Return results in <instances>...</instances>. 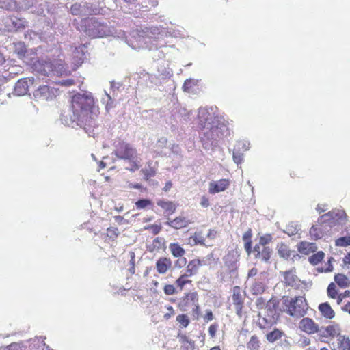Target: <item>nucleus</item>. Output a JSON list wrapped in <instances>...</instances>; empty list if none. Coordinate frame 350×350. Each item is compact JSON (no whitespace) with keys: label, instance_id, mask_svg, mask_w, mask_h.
I'll return each mask as SVG.
<instances>
[{"label":"nucleus","instance_id":"nucleus-1","mask_svg":"<svg viewBox=\"0 0 350 350\" xmlns=\"http://www.w3.org/2000/svg\"><path fill=\"white\" fill-rule=\"evenodd\" d=\"M72 111L69 120L62 118V121L68 126L75 125L83 128L89 133L91 128L96 125V120L98 115V108L94 105L91 93L77 94L72 96Z\"/></svg>","mask_w":350,"mask_h":350},{"label":"nucleus","instance_id":"nucleus-2","mask_svg":"<svg viewBox=\"0 0 350 350\" xmlns=\"http://www.w3.org/2000/svg\"><path fill=\"white\" fill-rule=\"evenodd\" d=\"M198 125L200 129V139L206 150H212L217 145L219 139L230 135V131L224 122L216 116L212 108H200Z\"/></svg>","mask_w":350,"mask_h":350},{"label":"nucleus","instance_id":"nucleus-3","mask_svg":"<svg viewBox=\"0 0 350 350\" xmlns=\"http://www.w3.org/2000/svg\"><path fill=\"white\" fill-rule=\"evenodd\" d=\"M163 34L159 28L157 27H146L142 31L137 33L136 38V45L131 44L133 49H141L147 48L149 50H156L157 55H154V58L157 56V58L161 59L164 57L162 51H158V48L161 46L162 44L158 43L160 38H163Z\"/></svg>","mask_w":350,"mask_h":350},{"label":"nucleus","instance_id":"nucleus-4","mask_svg":"<svg viewBox=\"0 0 350 350\" xmlns=\"http://www.w3.org/2000/svg\"><path fill=\"white\" fill-rule=\"evenodd\" d=\"M80 27L81 31L91 38L104 37L111 33L108 25L96 18L83 19Z\"/></svg>","mask_w":350,"mask_h":350},{"label":"nucleus","instance_id":"nucleus-5","mask_svg":"<svg viewBox=\"0 0 350 350\" xmlns=\"http://www.w3.org/2000/svg\"><path fill=\"white\" fill-rule=\"evenodd\" d=\"M284 304L286 307V312L291 317L301 318L308 310V306L306 299L302 296L286 299Z\"/></svg>","mask_w":350,"mask_h":350},{"label":"nucleus","instance_id":"nucleus-6","mask_svg":"<svg viewBox=\"0 0 350 350\" xmlns=\"http://www.w3.org/2000/svg\"><path fill=\"white\" fill-rule=\"evenodd\" d=\"M113 154L118 159L129 161H134L137 155V150L132 145L120 140L114 142Z\"/></svg>","mask_w":350,"mask_h":350},{"label":"nucleus","instance_id":"nucleus-7","mask_svg":"<svg viewBox=\"0 0 350 350\" xmlns=\"http://www.w3.org/2000/svg\"><path fill=\"white\" fill-rule=\"evenodd\" d=\"M70 12L72 15L85 16L96 14L99 12V9L96 3L85 1L72 5Z\"/></svg>","mask_w":350,"mask_h":350},{"label":"nucleus","instance_id":"nucleus-8","mask_svg":"<svg viewBox=\"0 0 350 350\" xmlns=\"http://www.w3.org/2000/svg\"><path fill=\"white\" fill-rule=\"evenodd\" d=\"M32 68L42 79L55 72V66L49 59L36 60L33 63Z\"/></svg>","mask_w":350,"mask_h":350},{"label":"nucleus","instance_id":"nucleus-9","mask_svg":"<svg viewBox=\"0 0 350 350\" xmlns=\"http://www.w3.org/2000/svg\"><path fill=\"white\" fill-rule=\"evenodd\" d=\"M345 217L346 213L343 210L335 209L321 215L318 222L320 224L327 223L329 226H332L336 223H341Z\"/></svg>","mask_w":350,"mask_h":350},{"label":"nucleus","instance_id":"nucleus-10","mask_svg":"<svg viewBox=\"0 0 350 350\" xmlns=\"http://www.w3.org/2000/svg\"><path fill=\"white\" fill-rule=\"evenodd\" d=\"M34 79L30 78H23L19 79L15 84L13 94L16 96H25L29 91L30 85H33Z\"/></svg>","mask_w":350,"mask_h":350},{"label":"nucleus","instance_id":"nucleus-11","mask_svg":"<svg viewBox=\"0 0 350 350\" xmlns=\"http://www.w3.org/2000/svg\"><path fill=\"white\" fill-rule=\"evenodd\" d=\"M57 90L48 85L39 87L34 92V96L40 100H50L55 97Z\"/></svg>","mask_w":350,"mask_h":350},{"label":"nucleus","instance_id":"nucleus-12","mask_svg":"<svg viewBox=\"0 0 350 350\" xmlns=\"http://www.w3.org/2000/svg\"><path fill=\"white\" fill-rule=\"evenodd\" d=\"M272 252V249L265 245H255L253 249L255 258L264 262H269Z\"/></svg>","mask_w":350,"mask_h":350},{"label":"nucleus","instance_id":"nucleus-13","mask_svg":"<svg viewBox=\"0 0 350 350\" xmlns=\"http://www.w3.org/2000/svg\"><path fill=\"white\" fill-rule=\"evenodd\" d=\"M224 265L231 276L237 275L238 256L234 252H229L224 257Z\"/></svg>","mask_w":350,"mask_h":350},{"label":"nucleus","instance_id":"nucleus-14","mask_svg":"<svg viewBox=\"0 0 350 350\" xmlns=\"http://www.w3.org/2000/svg\"><path fill=\"white\" fill-rule=\"evenodd\" d=\"M88 52L85 44H81L77 47H75L72 52V63L76 66H81L86 59V53Z\"/></svg>","mask_w":350,"mask_h":350},{"label":"nucleus","instance_id":"nucleus-15","mask_svg":"<svg viewBox=\"0 0 350 350\" xmlns=\"http://www.w3.org/2000/svg\"><path fill=\"white\" fill-rule=\"evenodd\" d=\"M232 299V303L234 305L237 314L241 316L244 299L241 295V288L239 286H236L233 288Z\"/></svg>","mask_w":350,"mask_h":350},{"label":"nucleus","instance_id":"nucleus-16","mask_svg":"<svg viewBox=\"0 0 350 350\" xmlns=\"http://www.w3.org/2000/svg\"><path fill=\"white\" fill-rule=\"evenodd\" d=\"M280 273L284 277V282L286 284V285L294 287V288H298L300 283V280L298 278V277L295 274V269H292L288 271L280 272Z\"/></svg>","mask_w":350,"mask_h":350},{"label":"nucleus","instance_id":"nucleus-17","mask_svg":"<svg viewBox=\"0 0 350 350\" xmlns=\"http://www.w3.org/2000/svg\"><path fill=\"white\" fill-rule=\"evenodd\" d=\"M299 327L304 332L312 334L319 332V325L310 318H304L299 322Z\"/></svg>","mask_w":350,"mask_h":350},{"label":"nucleus","instance_id":"nucleus-18","mask_svg":"<svg viewBox=\"0 0 350 350\" xmlns=\"http://www.w3.org/2000/svg\"><path fill=\"white\" fill-rule=\"evenodd\" d=\"M267 313L269 317H271L272 319H267L266 317H262L259 319V325L260 327H265L268 323H272L275 321V315L276 314L275 305H271V304H267Z\"/></svg>","mask_w":350,"mask_h":350},{"label":"nucleus","instance_id":"nucleus-19","mask_svg":"<svg viewBox=\"0 0 350 350\" xmlns=\"http://www.w3.org/2000/svg\"><path fill=\"white\" fill-rule=\"evenodd\" d=\"M189 224V220L183 216L177 217L173 220L168 219V220L165 222L166 225L175 229H180L182 228L186 227Z\"/></svg>","mask_w":350,"mask_h":350},{"label":"nucleus","instance_id":"nucleus-20","mask_svg":"<svg viewBox=\"0 0 350 350\" xmlns=\"http://www.w3.org/2000/svg\"><path fill=\"white\" fill-rule=\"evenodd\" d=\"M172 262L171 260L166 257H162L159 258L156 262V268L160 274L165 273L167 270L171 267Z\"/></svg>","mask_w":350,"mask_h":350},{"label":"nucleus","instance_id":"nucleus-21","mask_svg":"<svg viewBox=\"0 0 350 350\" xmlns=\"http://www.w3.org/2000/svg\"><path fill=\"white\" fill-rule=\"evenodd\" d=\"M229 185V183L226 179H221L217 182L210 183L209 192L216 193L224 191Z\"/></svg>","mask_w":350,"mask_h":350},{"label":"nucleus","instance_id":"nucleus-22","mask_svg":"<svg viewBox=\"0 0 350 350\" xmlns=\"http://www.w3.org/2000/svg\"><path fill=\"white\" fill-rule=\"evenodd\" d=\"M14 52L17 55L18 57L23 59L27 58L29 55V51L24 42H19L14 44Z\"/></svg>","mask_w":350,"mask_h":350},{"label":"nucleus","instance_id":"nucleus-23","mask_svg":"<svg viewBox=\"0 0 350 350\" xmlns=\"http://www.w3.org/2000/svg\"><path fill=\"white\" fill-rule=\"evenodd\" d=\"M318 308L322 316L326 319H332L335 316L334 310L331 308L330 305L327 302L319 304Z\"/></svg>","mask_w":350,"mask_h":350},{"label":"nucleus","instance_id":"nucleus-24","mask_svg":"<svg viewBox=\"0 0 350 350\" xmlns=\"http://www.w3.org/2000/svg\"><path fill=\"white\" fill-rule=\"evenodd\" d=\"M157 204L166 212H168L169 214H172L175 212L176 206L172 202L159 200L157 202Z\"/></svg>","mask_w":350,"mask_h":350},{"label":"nucleus","instance_id":"nucleus-25","mask_svg":"<svg viewBox=\"0 0 350 350\" xmlns=\"http://www.w3.org/2000/svg\"><path fill=\"white\" fill-rule=\"evenodd\" d=\"M320 336L327 337V336H334L337 333L336 328L333 325H329L327 327H319V332H317Z\"/></svg>","mask_w":350,"mask_h":350},{"label":"nucleus","instance_id":"nucleus-26","mask_svg":"<svg viewBox=\"0 0 350 350\" xmlns=\"http://www.w3.org/2000/svg\"><path fill=\"white\" fill-rule=\"evenodd\" d=\"M169 249L172 253V254L174 257H182L185 251L183 248H182L178 243H170L169 245Z\"/></svg>","mask_w":350,"mask_h":350},{"label":"nucleus","instance_id":"nucleus-27","mask_svg":"<svg viewBox=\"0 0 350 350\" xmlns=\"http://www.w3.org/2000/svg\"><path fill=\"white\" fill-rule=\"evenodd\" d=\"M334 280L336 284L341 288H346L349 286L350 281L348 278L343 274H336L334 277Z\"/></svg>","mask_w":350,"mask_h":350},{"label":"nucleus","instance_id":"nucleus-28","mask_svg":"<svg viewBox=\"0 0 350 350\" xmlns=\"http://www.w3.org/2000/svg\"><path fill=\"white\" fill-rule=\"evenodd\" d=\"M278 253L280 256L285 259H288L291 256V251L289 250L286 245L281 243L280 245H278Z\"/></svg>","mask_w":350,"mask_h":350},{"label":"nucleus","instance_id":"nucleus-29","mask_svg":"<svg viewBox=\"0 0 350 350\" xmlns=\"http://www.w3.org/2000/svg\"><path fill=\"white\" fill-rule=\"evenodd\" d=\"M265 291V285L262 282L256 281L251 286V292L253 295H260Z\"/></svg>","mask_w":350,"mask_h":350},{"label":"nucleus","instance_id":"nucleus-30","mask_svg":"<svg viewBox=\"0 0 350 350\" xmlns=\"http://www.w3.org/2000/svg\"><path fill=\"white\" fill-rule=\"evenodd\" d=\"M300 228H299L298 225L293 222H291L286 226L284 232L286 234H287L289 237H291L297 234Z\"/></svg>","mask_w":350,"mask_h":350},{"label":"nucleus","instance_id":"nucleus-31","mask_svg":"<svg viewBox=\"0 0 350 350\" xmlns=\"http://www.w3.org/2000/svg\"><path fill=\"white\" fill-rule=\"evenodd\" d=\"M247 347L250 350H259L260 341L256 335H253L247 344Z\"/></svg>","mask_w":350,"mask_h":350},{"label":"nucleus","instance_id":"nucleus-32","mask_svg":"<svg viewBox=\"0 0 350 350\" xmlns=\"http://www.w3.org/2000/svg\"><path fill=\"white\" fill-rule=\"evenodd\" d=\"M282 334L283 333L279 329H275L273 331L267 334V340L269 342H274L282 337Z\"/></svg>","mask_w":350,"mask_h":350},{"label":"nucleus","instance_id":"nucleus-33","mask_svg":"<svg viewBox=\"0 0 350 350\" xmlns=\"http://www.w3.org/2000/svg\"><path fill=\"white\" fill-rule=\"evenodd\" d=\"M324 256V253L320 251L310 256L308 260L312 265H316L323 259Z\"/></svg>","mask_w":350,"mask_h":350},{"label":"nucleus","instance_id":"nucleus-34","mask_svg":"<svg viewBox=\"0 0 350 350\" xmlns=\"http://www.w3.org/2000/svg\"><path fill=\"white\" fill-rule=\"evenodd\" d=\"M234 149L237 151H247L250 149V142L247 141H238L235 145Z\"/></svg>","mask_w":350,"mask_h":350},{"label":"nucleus","instance_id":"nucleus-35","mask_svg":"<svg viewBox=\"0 0 350 350\" xmlns=\"http://www.w3.org/2000/svg\"><path fill=\"white\" fill-rule=\"evenodd\" d=\"M196 85V83L194 79H187L183 85V90L184 92H190L191 91L192 88Z\"/></svg>","mask_w":350,"mask_h":350},{"label":"nucleus","instance_id":"nucleus-36","mask_svg":"<svg viewBox=\"0 0 350 350\" xmlns=\"http://www.w3.org/2000/svg\"><path fill=\"white\" fill-rule=\"evenodd\" d=\"M336 245L346 247L350 245V236L342 237L336 240Z\"/></svg>","mask_w":350,"mask_h":350},{"label":"nucleus","instance_id":"nucleus-37","mask_svg":"<svg viewBox=\"0 0 350 350\" xmlns=\"http://www.w3.org/2000/svg\"><path fill=\"white\" fill-rule=\"evenodd\" d=\"M310 234L314 240L319 239L322 237V232L315 225H313L310 230Z\"/></svg>","mask_w":350,"mask_h":350},{"label":"nucleus","instance_id":"nucleus-38","mask_svg":"<svg viewBox=\"0 0 350 350\" xmlns=\"http://www.w3.org/2000/svg\"><path fill=\"white\" fill-rule=\"evenodd\" d=\"M201 265L200 260L198 259L193 260L190 261L187 265V268H189L191 272L195 274L197 273L199 267Z\"/></svg>","mask_w":350,"mask_h":350},{"label":"nucleus","instance_id":"nucleus-39","mask_svg":"<svg viewBox=\"0 0 350 350\" xmlns=\"http://www.w3.org/2000/svg\"><path fill=\"white\" fill-rule=\"evenodd\" d=\"M31 347H38V349L44 350V346H45V343L42 338H35L31 340Z\"/></svg>","mask_w":350,"mask_h":350},{"label":"nucleus","instance_id":"nucleus-40","mask_svg":"<svg viewBox=\"0 0 350 350\" xmlns=\"http://www.w3.org/2000/svg\"><path fill=\"white\" fill-rule=\"evenodd\" d=\"M103 103L107 102L106 103V109L109 111L110 109L113 107V102L114 100L111 98V96L105 92V98H102Z\"/></svg>","mask_w":350,"mask_h":350},{"label":"nucleus","instance_id":"nucleus-41","mask_svg":"<svg viewBox=\"0 0 350 350\" xmlns=\"http://www.w3.org/2000/svg\"><path fill=\"white\" fill-rule=\"evenodd\" d=\"M327 294L331 298H336L338 294L336 285L332 282L327 287Z\"/></svg>","mask_w":350,"mask_h":350},{"label":"nucleus","instance_id":"nucleus-42","mask_svg":"<svg viewBox=\"0 0 350 350\" xmlns=\"http://www.w3.org/2000/svg\"><path fill=\"white\" fill-rule=\"evenodd\" d=\"M150 204V200L148 199H140L135 202L136 207L138 209H143Z\"/></svg>","mask_w":350,"mask_h":350},{"label":"nucleus","instance_id":"nucleus-43","mask_svg":"<svg viewBox=\"0 0 350 350\" xmlns=\"http://www.w3.org/2000/svg\"><path fill=\"white\" fill-rule=\"evenodd\" d=\"M233 161L237 164H239L243 161V154L241 151H237L236 149L234 150L232 154Z\"/></svg>","mask_w":350,"mask_h":350},{"label":"nucleus","instance_id":"nucleus-44","mask_svg":"<svg viewBox=\"0 0 350 350\" xmlns=\"http://www.w3.org/2000/svg\"><path fill=\"white\" fill-rule=\"evenodd\" d=\"M176 321L179 323H180L184 327H186L189 323L188 317L185 314H180L177 316Z\"/></svg>","mask_w":350,"mask_h":350},{"label":"nucleus","instance_id":"nucleus-45","mask_svg":"<svg viewBox=\"0 0 350 350\" xmlns=\"http://www.w3.org/2000/svg\"><path fill=\"white\" fill-rule=\"evenodd\" d=\"M142 172L146 180H148L151 177H153L156 173L155 170L151 167H150L148 169L142 170Z\"/></svg>","mask_w":350,"mask_h":350},{"label":"nucleus","instance_id":"nucleus-46","mask_svg":"<svg viewBox=\"0 0 350 350\" xmlns=\"http://www.w3.org/2000/svg\"><path fill=\"white\" fill-rule=\"evenodd\" d=\"M178 113L183 118V121L188 122L190 120V118H189L190 111H187L186 109H185V108L180 109L178 111Z\"/></svg>","mask_w":350,"mask_h":350},{"label":"nucleus","instance_id":"nucleus-47","mask_svg":"<svg viewBox=\"0 0 350 350\" xmlns=\"http://www.w3.org/2000/svg\"><path fill=\"white\" fill-rule=\"evenodd\" d=\"M271 241V237L269 234H267L265 236H262L260 238L259 243L256 245H265L267 246V244H268Z\"/></svg>","mask_w":350,"mask_h":350},{"label":"nucleus","instance_id":"nucleus-48","mask_svg":"<svg viewBox=\"0 0 350 350\" xmlns=\"http://www.w3.org/2000/svg\"><path fill=\"white\" fill-rule=\"evenodd\" d=\"M185 275H181L180 277H179L176 281V284H177L178 286H179L180 288H183V287L187 284V283H189V282H191L190 280H185Z\"/></svg>","mask_w":350,"mask_h":350},{"label":"nucleus","instance_id":"nucleus-49","mask_svg":"<svg viewBox=\"0 0 350 350\" xmlns=\"http://www.w3.org/2000/svg\"><path fill=\"white\" fill-rule=\"evenodd\" d=\"M164 293L167 295H174L176 292L175 287L172 284H167L163 288Z\"/></svg>","mask_w":350,"mask_h":350},{"label":"nucleus","instance_id":"nucleus-50","mask_svg":"<svg viewBox=\"0 0 350 350\" xmlns=\"http://www.w3.org/2000/svg\"><path fill=\"white\" fill-rule=\"evenodd\" d=\"M107 234L110 238L116 237L119 234V230L117 228H109L107 229Z\"/></svg>","mask_w":350,"mask_h":350},{"label":"nucleus","instance_id":"nucleus-51","mask_svg":"<svg viewBox=\"0 0 350 350\" xmlns=\"http://www.w3.org/2000/svg\"><path fill=\"white\" fill-rule=\"evenodd\" d=\"M35 3V0H23L21 8L25 10L31 8Z\"/></svg>","mask_w":350,"mask_h":350},{"label":"nucleus","instance_id":"nucleus-52","mask_svg":"<svg viewBox=\"0 0 350 350\" xmlns=\"http://www.w3.org/2000/svg\"><path fill=\"white\" fill-rule=\"evenodd\" d=\"M179 339L183 345L188 343L190 347L193 348L194 342L191 339H189L186 336H179Z\"/></svg>","mask_w":350,"mask_h":350},{"label":"nucleus","instance_id":"nucleus-53","mask_svg":"<svg viewBox=\"0 0 350 350\" xmlns=\"http://www.w3.org/2000/svg\"><path fill=\"white\" fill-rule=\"evenodd\" d=\"M194 241L196 243L204 245V238L200 233H195Z\"/></svg>","mask_w":350,"mask_h":350},{"label":"nucleus","instance_id":"nucleus-54","mask_svg":"<svg viewBox=\"0 0 350 350\" xmlns=\"http://www.w3.org/2000/svg\"><path fill=\"white\" fill-rule=\"evenodd\" d=\"M187 263V260L185 258H180L176 260L175 267L177 268H181L184 267Z\"/></svg>","mask_w":350,"mask_h":350},{"label":"nucleus","instance_id":"nucleus-55","mask_svg":"<svg viewBox=\"0 0 350 350\" xmlns=\"http://www.w3.org/2000/svg\"><path fill=\"white\" fill-rule=\"evenodd\" d=\"M59 83L63 86H71L75 83V81L72 79H64L59 81Z\"/></svg>","mask_w":350,"mask_h":350},{"label":"nucleus","instance_id":"nucleus-56","mask_svg":"<svg viewBox=\"0 0 350 350\" xmlns=\"http://www.w3.org/2000/svg\"><path fill=\"white\" fill-rule=\"evenodd\" d=\"M252 230L251 229H248L243 234V241H252L251 239H252Z\"/></svg>","mask_w":350,"mask_h":350},{"label":"nucleus","instance_id":"nucleus-57","mask_svg":"<svg viewBox=\"0 0 350 350\" xmlns=\"http://www.w3.org/2000/svg\"><path fill=\"white\" fill-rule=\"evenodd\" d=\"M10 74H16L19 72H22V68L17 66H13L8 69Z\"/></svg>","mask_w":350,"mask_h":350},{"label":"nucleus","instance_id":"nucleus-58","mask_svg":"<svg viewBox=\"0 0 350 350\" xmlns=\"http://www.w3.org/2000/svg\"><path fill=\"white\" fill-rule=\"evenodd\" d=\"M8 350H25L23 347L17 343H12L8 347Z\"/></svg>","mask_w":350,"mask_h":350},{"label":"nucleus","instance_id":"nucleus-59","mask_svg":"<svg viewBox=\"0 0 350 350\" xmlns=\"http://www.w3.org/2000/svg\"><path fill=\"white\" fill-rule=\"evenodd\" d=\"M244 247L247 254H250L252 252L253 253V250H252V241H244Z\"/></svg>","mask_w":350,"mask_h":350},{"label":"nucleus","instance_id":"nucleus-60","mask_svg":"<svg viewBox=\"0 0 350 350\" xmlns=\"http://www.w3.org/2000/svg\"><path fill=\"white\" fill-rule=\"evenodd\" d=\"M150 229L152 230V232L154 234H157L160 232L161 230V226L153 224L150 226Z\"/></svg>","mask_w":350,"mask_h":350},{"label":"nucleus","instance_id":"nucleus-61","mask_svg":"<svg viewBox=\"0 0 350 350\" xmlns=\"http://www.w3.org/2000/svg\"><path fill=\"white\" fill-rule=\"evenodd\" d=\"M217 326L216 325H211L208 328L209 335L213 338L217 332Z\"/></svg>","mask_w":350,"mask_h":350},{"label":"nucleus","instance_id":"nucleus-62","mask_svg":"<svg viewBox=\"0 0 350 350\" xmlns=\"http://www.w3.org/2000/svg\"><path fill=\"white\" fill-rule=\"evenodd\" d=\"M131 164V168L129 169L131 172H135L139 168V165L137 163V158L135 159L134 161H130Z\"/></svg>","mask_w":350,"mask_h":350},{"label":"nucleus","instance_id":"nucleus-63","mask_svg":"<svg viewBox=\"0 0 350 350\" xmlns=\"http://www.w3.org/2000/svg\"><path fill=\"white\" fill-rule=\"evenodd\" d=\"M200 204L203 207H208L209 206L208 199L206 196H202L200 201Z\"/></svg>","mask_w":350,"mask_h":350},{"label":"nucleus","instance_id":"nucleus-64","mask_svg":"<svg viewBox=\"0 0 350 350\" xmlns=\"http://www.w3.org/2000/svg\"><path fill=\"white\" fill-rule=\"evenodd\" d=\"M198 295L196 293H191L187 295L186 298L187 300L191 299L193 303L197 300Z\"/></svg>","mask_w":350,"mask_h":350}]
</instances>
